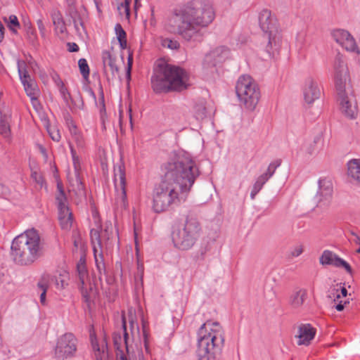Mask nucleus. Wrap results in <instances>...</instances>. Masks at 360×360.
Here are the masks:
<instances>
[{
  "instance_id": "nucleus-1",
  "label": "nucleus",
  "mask_w": 360,
  "mask_h": 360,
  "mask_svg": "<svg viewBox=\"0 0 360 360\" xmlns=\"http://www.w3.org/2000/svg\"><path fill=\"white\" fill-rule=\"evenodd\" d=\"M162 179L153 194V210L156 213L169 210L184 202L195 179L199 169L187 155H175L161 167Z\"/></svg>"
},
{
  "instance_id": "nucleus-2",
  "label": "nucleus",
  "mask_w": 360,
  "mask_h": 360,
  "mask_svg": "<svg viewBox=\"0 0 360 360\" xmlns=\"http://www.w3.org/2000/svg\"><path fill=\"white\" fill-rule=\"evenodd\" d=\"M215 11L206 0H191L174 8L166 28L186 42L202 41L204 30L214 20Z\"/></svg>"
},
{
  "instance_id": "nucleus-3",
  "label": "nucleus",
  "mask_w": 360,
  "mask_h": 360,
  "mask_svg": "<svg viewBox=\"0 0 360 360\" xmlns=\"http://www.w3.org/2000/svg\"><path fill=\"white\" fill-rule=\"evenodd\" d=\"M11 250V257L15 264L28 266L41 257L44 245L38 231L30 229L13 240Z\"/></svg>"
},
{
  "instance_id": "nucleus-4",
  "label": "nucleus",
  "mask_w": 360,
  "mask_h": 360,
  "mask_svg": "<svg viewBox=\"0 0 360 360\" xmlns=\"http://www.w3.org/2000/svg\"><path fill=\"white\" fill-rule=\"evenodd\" d=\"M224 338L217 322L207 321L198 330L197 354L199 360H221Z\"/></svg>"
},
{
  "instance_id": "nucleus-5",
  "label": "nucleus",
  "mask_w": 360,
  "mask_h": 360,
  "mask_svg": "<svg viewBox=\"0 0 360 360\" xmlns=\"http://www.w3.org/2000/svg\"><path fill=\"white\" fill-rule=\"evenodd\" d=\"M188 78V74L184 69L167 64L154 73L151 77V85L157 94L181 91L186 89Z\"/></svg>"
},
{
  "instance_id": "nucleus-6",
  "label": "nucleus",
  "mask_w": 360,
  "mask_h": 360,
  "mask_svg": "<svg viewBox=\"0 0 360 360\" xmlns=\"http://www.w3.org/2000/svg\"><path fill=\"white\" fill-rule=\"evenodd\" d=\"M201 234L202 226L198 219L194 214H188L172 231V242L176 248L187 250L195 244Z\"/></svg>"
},
{
  "instance_id": "nucleus-7",
  "label": "nucleus",
  "mask_w": 360,
  "mask_h": 360,
  "mask_svg": "<svg viewBox=\"0 0 360 360\" xmlns=\"http://www.w3.org/2000/svg\"><path fill=\"white\" fill-rule=\"evenodd\" d=\"M259 25L263 32V38L267 41L266 51L274 54L281 42V30L276 18L268 9L262 10L258 15Z\"/></svg>"
},
{
  "instance_id": "nucleus-8",
  "label": "nucleus",
  "mask_w": 360,
  "mask_h": 360,
  "mask_svg": "<svg viewBox=\"0 0 360 360\" xmlns=\"http://www.w3.org/2000/svg\"><path fill=\"white\" fill-rule=\"evenodd\" d=\"M236 92L240 103L247 110H255L260 98V91L257 84L250 75H244L238 78Z\"/></svg>"
},
{
  "instance_id": "nucleus-9",
  "label": "nucleus",
  "mask_w": 360,
  "mask_h": 360,
  "mask_svg": "<svg viewBox=\"0 0 360 360\" xmlns=\"http://www.w3.org/2000/svg\"><path fill=\"white\" fill-rule=\"evenodd\" d=\"M122 328L124 330V340L126 352L129 353L130 341L134 342L137 347L141 346V339L140 329L137 322L136 310L130 307L128 309L127 316L122 315Z\"/></svg>"
},
{
  "instance_id": "nucleus-10",
  "label": "nucleus",
  "mask_w": 360,
  "mask_h": 360,
  "mask_svg": "<svg viewBox=\"0 0 360 360\" xmlns=\"http://www.w3.org/2000/svg\"><path fill=\"white\" fill-rule=\"evenodd\" d=\"M115 203L117 208L124 209L127 205L126 194L125 167L120 160L114 167Z\"/></svg>"
},
{
  "instance_id": "nucleus-11",
  "label": "nucleus",
  "mask_w": 360,
  "mask_h": 360,
  "mask_svg": "<svg viewBox=\"0 0 360 360\" xmlns=\"http://www.w3.org/2000/svg\"><path fill=\"white\" fill-rule=\"evenodd\" d=\"M77 349V340L71 333L60 336L55 347V358L57 360H66L75 356Z\"/></svg>"
},
{
  "instance_id": "nucleus-12",
  "label": "nucleus",
  "mask_w": 360,
  "mask_h": 360,
  "mask_svg": "<svg viewBox=\"0 0 360 360\" xmlns=\"http://www.w3.org/2000/svg\"><path fill=\"white\" fill-rule=\"evenodd\" d=\"M333 71L336 91H340L341 93L342 89H345L349 74L345 56L339 52L334 58Z\"/></svg>"
},
{
  "instance_id": "nucleus-13",
  "label": "nucleus",
  "mask_w": 360,
  "mask_h": 360,
  "mask_svg": "<svg viewBox=\"0 0 360 360\" xmlns=\"http://www.w3.org/2000/svg\"><path fill=\"white\" fill-rule=\"evenodd\" d=\"M91 240L95 259L96 267L98 271V279L101 281L102 276L106 274L105 264L104 262L101 241L99 233L96 229L91 230Z\"/></svg>"
},
{
  "instance_id": "nucleus-14",
  "label": "nucleus",
  "mask_w": 360,
  "mask_h": 360,
  "mask_svg": "<svg viewBox=\"0 0 360 360\" xmlns=\"http://www.w3.org/2000/svg\"><path fill=\"white\" fill-rule=\"evenodd\" d=\"M331 34L333 39L347 51L356 55L360 54V49L355 39L348 31L342 29H337L333 30Z\"/></svg>"
},
{
  "instance_id": "nucleus-15",
  "label": "nucleus",
  "mask_w": 360,
  "mask_h": 360,
  "mask_svg": "<svg viewBox=\"0 0 360 360\" xmlns=\"http://www.w3.org/2000/svg\"><path fill=\"white\" fill-rule=\"evenodd\" d=\"M336 91L342 113L349 119H355L357 116L358 108L354 96H349L346 93L345 89H342L341 93L340 91Z\"/></svg>"
},
{
  "instance_id": "nucleus-16",
  "label": "nucleus",
  "mask_w": 360,
  "mask_h": 360,
  "mask_svg": "<svg viewBox=\"0 0 360 360\" xmlns=\"http://www.w3.org/2000/svg\"><path fill=\"white\" fill-rule=\"evenodd\" d=\"M70 151L73 160V165L75 171L72 174L69 173L68 174V179L70 184V186L72 191H74L77 195H81L84 193V184L82 181V179L80 178V173H79V159L76 156V151L72 146V145H70Z\"/></svg>"
},
{
  "instance_id": "nucleus-17",
  "label": "nucleus",
  "mask_w": 360,
  "mask_h": 360,
  "mask_svg": "<svg viewBox=\"0 0 360 360\" xmlns=\"http://www.w3.org/2000/svg\"><path fill=\"white\" fill-rule=\"evenodd\" d=\"M17 65L19 77L27 95L29 97L38 96L39 89L36 82L31 78L27 70L25 62L18 60Z\"/></svg>"
},
{
  "instance_id": "nucleus-18",
  "label": "nucleus",
  "mask_w": 360,
  "mask_h": 360,
  "mask_svg": "<svg viewBox=\"0 0 360 360\" xmlns=\"http://www.w3.org/2000/svg\"><path fill=\"white\" fill-rule=\"evenodd\" d=\"M319 262L323 266L332 265L338 268L342 267L349 274L352 272V267L345 260L330 250H324L323 252L319 258Z\"/></svg>"
},
{
  "instance_id": "nucleus-19",
  "label": "nucleus",
  "mask_w": 360,
  "mask_h": 360,
  "mask_svg": "<svg viewBox=\"0 0 360 360\" xmlns=\"http://www.w3.org/2000/svg\"><path fill=\"white\" fill-rule=\"evenodd\" d=\"M316 332V329L309 323L300 325L295 335L297 339V344L298 345H309L315 337Z\"/></svg>"
},
{
  "instance_id": "nucleus-20",
  "label": "nucleus",
  "mask_w": 360,
  "mask_h": 360,
  "mask_svg": "<svg viewBox=\"0 0 360 360\" xmlns=\"http://www.w3.org/2000/svg\"><path fill=\"white\" fill-rule=\"evenodd\" d=\"M303 94L304 101L308 104H311L314 101L319 98L321 91L318 86L317 82L312 77H308L306 79Z\"/></svg>"
},
{
  "instance_id": "nucleus-21",
  "label": "nucleus",
  "mask_w": 360,
  "mask_h": 360,
  "mask_svg": "<svg viewBox=\"0 0 360 360\" xmlns=\"http://www.w3.org/2000/svg\"><path fill=\"white\" fill-rule=\"evenodd\" d=\"M229 50L226 47L216 48L205 56V63L207 65L216 66L229 57Z\"/></svg>"
},
{
  "instance_id": "nucleus-22",
  "label": "nucleus",
  "mask_w": 360,
  "mask_h": 360,
  "mask_svg": "<svg viewBox=\"0 0 360 360\" xmlns=\"http://www.w3.org/2000/svg\"><path fill=\"white\" fill-rule=\"evenodd\" d=\"M77 271L80 282L79 288L85 302H88L90 299V295L85 289L86 281L88 279V271L84 259L81 258L79 259L77 264Z\"/></svg>"
},
{
  "instance_id": "nucleus-23",
  "label": "nucleus",
  "mask_w": 360,
  "mask_h": 360,
  "mask_svg": "<svg viewBox=\"0 0 360 360\" xmlns=\"http://www.w3.org/2000/svg\"><path fill=\"white\" fill-rule=\"evenodd\" d=\"M64 118L73 141L75 142L78 148H83L84 146V139L81 133L77 129L72 117L69 113H66L64 115Z\"/></svg>"
},
{
  "instance_id": "nucleus-24",
  "label": "nucleus",
  "mask_w": 360,
  "mask_h": 360,
  "mask_svg": "<svg viewBox=\"0 0 360 360\" xmlns=\"http://www.w3.org/2000/svg\"><path fill=\"white\" fill-rule=\"evenodd\" d=\"M307 297V291L304 288L295 290L290 296L289 304L293 309H300Z\"/></svg>"
},
{
  "instance_id": "nucleus-25",
  "label": "nucleus",
  "mask_w": 360,
  "mask_h": 360,
  "mask_svg": "<svg viewBox=\"0 0 360 360\" xmlns=\"http://www.w3.org/2000/svg\"><path fill=\"white\" fill-rule=\"evenodd\" d=\"M45 281L49 285L53 284L58 290H63L68 285L69 274L66 271L60 273L58 276L44 277Z\"/></svg>"
},
{
  "instance_id": "nucleus-26",
  "label": "nucleus",
  "mask_w": 360,
  "mask_h": 360,
  "mask_svg": "<svg viewBox=\"0 0 360 360\" xmlns=\"http://www.w3.org/2000/svg\"><path fill=\"white\" fill-rule=\"evenodd\" d=\"M281 160H276L271 162L266 172L258 176L254 185L262 189L266 182L274 175L277 167L281 165Z\"/></svg>"
},
{
  "instance_id": "nucleus-27",
  "label": "nucleus",
  "mask_w": 360,
  "mask_h": 360,
  "mask_svg": "<svg viewBox=\"0 0 360 360\" xmlns=\"http://www.w3.org/2000/svg\"><path fill=\"white\" fill-rule=\"evenodd\" d=\"M58 219L61 228L65 230L70 229L73 222V218L72 213L70 210L69 206L58 207Z\"/></svg>"
},
{
  "instance_id": "nucleus-28",
  "label": "nucleus",
  "mask_w": 360,
  "mask_h": 360,
  "mask_svg": "<svg viewBox=\"0 0 360 360\" xmlns=\"http://www.w3.org/2000/svg\"><path fill=\"white\" fill-rule=\"evenodd\" d=\"M347 176L351 181L360 183V159H352L347 162Z\"/></svg>"
},
{
  "instance_id": "nucleus-29",
  "label": "nucleus",
  "mask_w": 360,
  "mask_h": 360,
  "mask_svg": "<svg viewBox=\"0 0 360 360\" xmlns=\"http://www.w3.org/2000/svg\"><path fill=\"white\" fill-rule=\"evenodd\" d=\"M100 235L102 250L105 248V249H109L112 247V239L114 236L113 227L112 224H107L105 226L104 230L101 231L100 233L98 230H96Z\"/></svg>"
},
{
  "instance_id": "nucleus-30",
  "label": "nucleus",
  "mask_w": 360,
  "mask_h": 360,
  "mask_svg": "<svg viewBox=\"0 0 360 360\" xmlns=\"http://www.w3.org/2000/svg\"><path fill=\"white\" fill-rule=\"evenodd\" d=\"M322 145H323L322 136L321 134H318L314 138L313 141H311L309 143H307L304 146L303 150L306 154H307L309 155H312L315 154L320 149V148L322 146Z\"/></svg>"
},
{
  "instance_id": "nucleus-31",
  "label": "nucleus",
  "mask_w": 360,
  "mask_h": 360,
  "mask_svg": "<svg viewBox=\"0 0 360 360\" xmlns=\"http://www.w3.org/2000/svg\"><path fill=\"white\" fill-rule=\"evenodd\" d=\"M90 338H91V345H92L93 349L94 351V355H95L96 359V360H103V359H105V357L107 356V353H106L107 346H106V345H104L105 340H103V345H102V347H101L98 343V341H97V339H96L95 335L91 334Z\"/></svg>"
},
{
  "instance_id": "nucleus-32",
  "label": "nucleus",
  "mask_w": 360,
  "mask_h": 360,
  "mask_svg": "<svg viewBox=\"0 0 360 360\" xmlns=\"http://www.w3.org/2000/svg\"><path fill=\"white\" fill-rule=\"evenodd\" d=\"M192 113L197 120H202L207 116V108L205 106V101L200 99L195 102Z\"/></svg>"
},
{
  "instance_id": "nucleus-33",
  "label": "nucleus",
  "mask_w": 360,
  "mask_h": 360,
  "mask_svg": "<svg viewBox=\"0 0 360 360\" xmlns=\"http://www.w3.org/2000/svg\"><path fill=\"white\" fill-rule=\"evenodd\" d=\"M10 115L3 113L0 110V134L5 138H8L10 136Z\"/></svg>"
},
{
  "instance_id": "nucleus-34",
  "label": "nucleus",
  "mask_w": 360,
  "mask_h": 360,
  "mask_svg": "<svg viewBox=\"0 0 360 360\" xmlns=\"http://www.w3.org/2000/svg\"><path fill=\"white\" fill-rule=\"evenodd\" d=\"M102 58L105 68L109 67L110 70L111 71L113 75L115 73L118 72L119 68L115 64V59L112 56L111 53L109 51H104L103 53Z\"/></svg>"
},
{
  "instance_id": "nucleus-35",
  "label": "nucleus",
  "mask_w": 360,
  "mask_h": 360,
  "mask_svg": "<svg viewBox=\"0 0 360 360\" xmlns=\"http://www.w3.org/2000/svg\"><path fill=\"white\" fill-rule=\"evenodd\" d=\"M56 202L58 207L68 206V198L65 193L63 185L57 184V193L56 194Z\"/></svg>"
},
{
  "instance_id": "nucleus-36",
  "label": "nucleus",
  "mask_w": 360,
  "mask_h": 360,
  "mask_svg": "<svg viewBox=\"0 0 360 360\" xmlns=\"http://www.w3.org/2000/svg\"><path fill=\"white\" fill-rule=\"evenodd\" d=\"M333 187L329 181H319L318 195L327 200L332 195Z\"/></svg>"
},
{
  "instance_id": "nucleus-37",
  "label": "nucleus",
  "mask_w": 360,
  "mask_h": 360,
  "mask_svg": "<svg viewBox=\"0 0 360 360\" xmlns=\"http://www.w3.org/2000/svg\"><path fill=\"white\" fill-rule=\"evenodd\" d=\"M51 19L56 29L63 32L65 30V23L61 13L58 9H53L51 13Z\"/></svg>"
},
{
  "instance_id": "nucleus-38",
  "label": "nucleus",
  "mask_w": 360,
  "mask_h": 360,
  "mask_svg": "<svg viewBox=\"0 0 360 360\" xmlns=\"http://www.w3.org/2000/svg\"><path fill=\"white\" fill-rule=\"evenodd\" d=\"M113 343L116 349V355L118 358L121 356V352L124 353L123 347L126 349L124 338L122 339L119 334H114Z\"/></svg>"
},
{
  "instance_id": "nucleus-39",
  "label": "nucleus",
  "mask_w": 360,
  "mask_h": 360,
  "mask_svg": "<svg viewBox=\"0 0 360 360\" xmlns=\"http://www.w3.org/2000/svg\"><path fill=\"white\" fill-rule=\"evenodd\" d=\"M5 21L7 22L8 27L11 31L14 34H17L18 30L20 27L18 18L14 15H11L8 19L5 18Z\"/></svg>"
},
{
  "instance_id": "nucleus-40",
  "label": "nucleus",
  "mask_w": 360,
  "mask_h": 360,
  "mask_svg": "<svg viewBox=\"0 0 360 360\" xmlns=\"http://www.w3.org/2000/svg\"><path fill=\"white\" fill-rule=\"evenodd\" d=\"M144 269L143 264L138 262L137 264V274L135 276L136 288H139L143 285Z\"/></svg>"
},
{
  "instance_id": "nucleus-41",
  "label": "nucleus",
  "mask_w": 360,
  "mask_h": 360,
  "mask_svg": "<svg viewBox=\"0 0 360 360\" xmlns=\"http://www.w3.org/2000/svg\"><path fill=\"white\" fill-rule=\"evenodd\" d=\"M339 289H340V283L332 284L328 290V297L334 298V301H338L340 299V295L339 293Z\"/></svg>"
},
{
  "instance_id": "nucleus-42",
  "label": "nucleus",
  "mask_w": 360,
  "mask_h": 360,
  "mask_svg": "<svg viewBox=\"0 0 360 360\" xmlns=\"http://www.w3.org/2000/svg\"><path fill=\"white\" fill-rule=\"evenodd\" d=\"M78 65L79 71L84 79H87L89 76V68L86 60L84 58L79 59L78 61Z\"/></svg>"
},
{
  "instance_id": "nucleus-43",
  "label": "nucleus",
  "mask_w": 360,
  "mask_h": 360,
  "mask_svg": "<svg viewBox=\"0 0 360 360\" xmlns=\"http://www.w3.org/2000/svg\"><path fill=\"white\" fill-rule=\"evenodd\" d=\"M46 129L53 141L58 142L60 140L61 136L58 129L56 127L47 126Z\"/></svg>"
},
{
  "instance_id": "nucleus-44",
  "label": "nucleus",
  "mask_w": 360,
  "mask_h": 360,
  "mask_svg": "<svg viewBox=\"0 0 360 360\" xmlns=\"http://www.w3.org/2000/svg\"><path fill=\"white\" fill-rule=\"evenodd\" d=\"M162 44L164 47H167L172 50H177L180 47V44L178 41L167 38L162 40Z\"/></svg>"
},
{
  "instance_id": "nucleus-45",
  "label": "nucleus",
  "mask_w": 360,
  "mask_h": 360,
  "mask_svg": "<svg viewBox=\"0 0 360 360\" xmlns=\"http://www.w3.org/2000/svg\"><path fill=\"white\" fill-rule=\"evenodd\" d=\"M38 287L42 290L40 295V302L44 305L46 304V292L48 288V284L45 281V278H43L42 281L38 283Z\"/></svg>"
},
{
  "instance_id": "nucleus-46",
  "label": "nucleus",
  "mask_w": 360,
  "mask_h": 360,
  "mask_svg": "<svg viewBox=\"0 0 360 360\" xmlns=\"http://www.w3.org/2000/svg\"><path fill=\"white\" fill-rule=\"evenodd\" d=\"M147 323L142 319V331H143V344L145 347V349L147 353H149V342H148V333L146 329Z\"/></svg>"
},
{
  "instance_id": "nucleus-47",
  "label": "nucleus",
  "mask_w": 360,
  "mask_h": 360,
  "mask_svg": "<svg viewBox=\"0 0 360 360\" xmlns=\"http://www.w3.org/2000/svg\"><path fill=\"white\" fill-rule=\"evenodd\" d=\"M304 252V248L302 245H297L292 247L288 253L289 258L297 257Z\"/></svg>"
},
{
  "instance_id": "nucleus-48",
  "label": "nucleus",
  "mask_w": 360,
  "mask_h": 360,
  "mask_svg": "<svg viewBox=\"0 0 360 360\" xmlns=\"http://www.w3.org/2000/svg\"><path fill=\"white\" fill-rule=\"evenodd\" d=\"M115 30L117 38L118 41H121L122 39H126V32L120 24L115 25Z\"/></svg>"
},
{
  "instance_id": "nucleus-49",
  "label": "nucleus",
  "mask_w": 360,
  "mask_h": 360,
  "mask_svg": "<svg viewBox=\"0 0 360 360\" xmlns=\"http://www.w3.org/2000/svg\"><path fill=\"white\" fill-rule=\"evenodd\" d=\"M209 248L206 246L201 248L196 253L195 259L196 261H202L205 259Z\"/></svg>"
},
{
  "instance_id": "nucleus-50",
  "label": "nucleus",
  "mask_w": 360,
  "mask_h": 360,
  "mask_svg": "<svg viewBox=\"0 0 360 360\" xmlns=\"http://www.w3.org/2000/svg\"><path fill=\"white\" fill-rule=\"evenodd\" d=\"M58 89H59L60 94H61L64 101L66 103H68V101H69V99L71 98V96H70V94L69 93L68 89L65 86H63L59 88Z\"/></svg>"
},
{
  "instance_id": "nucleus-51",
  "label": "nucleus",
  "mask_w": 360,
  "mask_h": 360,
  "mask_svg": "<svg viewBox=\"0 0 360 360\" xmlns=\"http://www.w3.org/2000/svg\"><path fill=\"white\" fill-rule=\"evenodd\" d=\"M133 64V55L132 53H129L127 58V75L129 79L131 77V70Z\"/></svg>"
},
{
  "instance_id": "nucleus-52",
  "label": "nucleus",
  "mask_w": 360,
  "mask_h": 360,
  "mask_svg": "<svg viewBox=\"0 0 360 360\" xmlns=\"http://www.w3.org/2000/svg\"><path fill=\"white\" fill-rule=\"evenodd\" d=\"M37 96H38L30 97V100H31L32 105L36 110H39L40 109V103L37 98Z\"/></svg>"
},
{
  "instance_id": "nucleus-53",
  "label": "nucleus",
  "mask_w": 360,
  "mask_h": 360,
  "mask_svg": "<svg viewBox=\"0 0 360 360\" xmlns=\"http://www.w3.org/2000/svg\"><path fill=\"white\" fill-rule=\"evenodd\" d=\"M32 177L34 179V181L41 186L43 185L44 179L42 176L38 174L37 172H34L32 174Z\"/></svg>"
},
{
  "instance_id": "nucleus-54",
  "label": "nucleus",
  "mask_w": 360,
  "mask_h": 360,
  "mask_svg": "<svg viewBox=\"0 0 360 360\" xmlns=\"http://www.w3.org/2000/svg\"><path fill=\"white\" fill-rule=\"evenodd\" d=\"M351 235L354 236L353 241L359 245V248L356 250V252L360 254V236L357 235L356 233L352 231Z\"/></svg>"
},
{
  "instance_id": "nucleus-55",
  "label": "nucleus",
  "mask_w": 360,
  "mask_h": 360,
  "mask_svg": "<svg viewBox=\"0 0 360 360\" xmlns=\"http://www.w3.org/2000/svg\"><path fill=\"white\" fill-rule=\"evenodd\" d=\"M130 1L131 0H124V2L120 4V6L124 9L127 15H129Z\"/></svg>"
},
{
  "instance_id": "nucleus-56",
  "label": "nucleus",
  "mask_w": 360,
  "mask_h": 360,
  "mask_svg": "<svg viewBox=\"0 0 360 360\" xmlns=\"http://www.w3.org/2000/svg\"><path fill=\"white\" fill-rule=\"evenodd\" d=\"M340 283V289H339V293L340 295V298L342 297H347V295L348 294L347 290L344 286L345 283Z\"/></svg>"
},
{
  "instance_id": "nucleus-57",
  "label": "nucleus",
  "mask_w": 360,
  "mask_h": 360,
  "mask_svg": "<svg viewBox=\"0 0 360 360\" xmlns=\"http://www.w3.org/2000/svg\"><path fill=\"white\" fill-rule=\"evenodd\" d=\"M74 26L77 32L79 31V26L82 27H83V22H82L81 19L78 18L77 19L74 18L73 20Z\"/></svg>"
},
{
  "instance_id": "nucleus-58",
  "label": "nucleus",
  "mask_w": 360,
  "mask_h": 360,
  "mask_svg": "<svg viewBox=\"0 0 360 360\" xmlns=\"http://www.w3.org/2000/svg\"><path fill=\"white\" fill-rule=\"evenodd\" d=\"M261 190L260 188H258L257 186L253 185L251 193H250V198L251 199H254L256 196V195Z\"/></svg>"
},
{
  "instance_id": "nucleus-59",
  "label": "nucleus",
  "mask_w": 360,
  "mask_h": 360,
  "mask_svg": "<svg viewBox=\"0 0 360 360\" xmlns=\"http://www.w3.org/2000/svg\"><path fill=\"white\" fill-rule=\"evenodd\" d=\"M27 63L33 71L37 70L38 65L35 61L32 60V58H30V59L27 60Z\"/></svg>"
},
{
  "instance_id": "nucleus-60",
  "label": "nucleus",
  "mask_w": 360,
  "mask_h": 360,
  "mask_svg": "<svg viewBox=\"0 0 360 360\" xmlns=\"http://www.w3.org/2000/svg\"><path fill=\"white\" fill-rule=\"evenodd\" d=\"M68 45L70 46L69 51L71 52L77 51L79 50V46L75 43H68Z\"/></svg>"
},
{
  "instance_id": "nucleus-61",
  "label": "nucleus",
  "mask_w": 360,
  "mask_h": 360,
  "mask_svg": "<svg viewBox=\"0 0 360 360\" xmlns=\"http://www.w3.org/2000/svg\"><path fill=\"white\" fill-rule=\"evenodd\" d=\"M54 80L58 89L65 86L63 82L59 77L57 76V77L55 78Z\"/></svg>"
},
{
  "instance_id": "nucleus-62",
  "label": "nucleus",
  "mask_w": 360,
  "mask_h": 360,
  "mask_svg": "<svg viewBox=\"0 0 360 360\" xmlns=\"http://www.w3.org/2000/svg\"><path fill=\"white\" fill-rule=\"evenodd\" d=\"M338 304L335 306V309H337V311H341L344 309L345 308V304L342 303V300H338Z\"/></svg>"
},
{
  "instance_id": "nucleus-63",
  "label": "nucleus",
  "mask_w": 360,
  "mask_h": 360,
  "mask_svg": "<svg viewBox=\"0 0 360 360\" xmlns=\"http://www.w3.org/2000/svg\"><path fill=\"white\" fill-rule=\"evenodd\" d=\"M4 38V27L0 22V41H2Z\"/></svg>"
},
{
  "instance_id": "nucleus-64",
  "label": "nucleus",
  "mask_w": 360,
  "mask_h": 360,
  "mask_svg": "<svg viewBox=\"0 0 360 360\" xmlns=\"http://www.w3.org/2000/svg\"><path fill=\"white\" fill-rule=\"evenodd\" d=\"M37 25H38V27H39V30L41 32H44V31L45 27H44V23H43L41 20H37Z\"/></svg>"
}]
</instances>
